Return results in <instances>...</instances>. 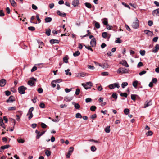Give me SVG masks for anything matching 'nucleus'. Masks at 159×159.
Wrapping results in <instances>:
<instances>
[{
  "mask_svg": "<svg viewBox=\"0 0 159 159\" xmlns=\"http://www.w3.org/2000/svg\"><path fill=\"white\" fill-rule=\"evenodd\" d=\"M80 92V90L79 89H77L76 90L75 94L76 95H78L79 94Z\"/></svg>",
  "mask_w": 159,
  "mask_h": 159,
  "instance_id": "864d4df0",
  "label": "nucleus"
},
{
  "mask_svg": "<svg viewBox=\"0 0 159 159\" xmlns=\"http://www.w3.org/2000/svg\"><path fill=\"white\" fill-rule=\"evenodd\" d=\"M34 108L33 107H31L29 110L27 116H28V119L30 120L33 117V114L32 112L33 111Z\"/></svg>",
  "mask_w": 159,
  "mask_h": 159,
  "instance_id": "423d86ee",
  "label": "nucleus"
},
{
  "mask_svg": "<svg viewBox=\"0 0 159 159\" xmlns=\"http://www.w3.org/2000/svg\"><path fill=\"white\" fill-rule=\"evenodd\" d=\"M148 24L149 26H151L152 25L153 23L152 21L149 20L148 21Z\"/></svg>",
  "mask_w": 159,
  "mask_h": 159,
  "instance_id": "bf43d9fd",
  "label": "nucleus"
},
{
  "mask_svg": "<svg viewBox=\"0 0 159 159\" xmlns=\"http://www.w3.org/2000/svg\"><path fill=\"white\" fill-rule=\"evenodd\" d=\"M84 5L86 7L89 8H90L92 7L91 5L89 3L85 2L84 3Z\"/></svg>",
  "mask_w": 159,
  "mask_h": 159,
  "instance_id": "a878e982",
  "label": "nucleus"
},
{
  "mask_svg": "<svg viewBox=\"0 0 159 159\" xmlns=\"http://www.w3.org/2000/svg\"><path fill=\"white\" fill-rule=\"evenodd\" d=\"M51 30L50 29L46 30V34L47 36H49L50 34Z\"/></svg>",
  "mask_w": 159,
  "mask_h": 159,
  "instance_id": "7c9ffc66",
  "label": "nucleus"
},
{
  "mask_svg": "<svg viewBox=\"0 0 159 159\" xmlns=\"http://www.w3.org/2000/svg\"><path fill=\"white\" fill-rule=\"evenodd\" d=\"M152 14L154 16L155 15L159 16V8L153 10L152 12Z\"/></svg>",
  "mask_w": 159,
  "mask_h": 159,
  "instance_id": "a211bd4d",
  "label": "nucleus"
},
{
  "mask_svg": "<svg viewBox=\"0 0 159 159\" xmlns=\"http://www.w3.org/2000/svg\"><path fill=\"white\" fill-rule=\"evenodd\" d=\"M68 59L67 57H65L63 58V60L65 63H67L68 62Z\"/></svg>",
  "mask_w": 159,
  "mask_h": 159,
  "instance_id": "5fc2aeb1",
  "label": "nucleus"
},
{
  "mask_svg": "<svg viewBox=\"0 0 159 159\" xmlns=\"http://www.w3.org/2000/svg\"><path fill=\"white\" fill-rule=\"evenodd\" d=\"M28 29L31 31H34L35 30V28L34 27L30 26L28 27Z\"/></svg>",
  "mask_w": 159,
  "mask_h": 159,
  "instance_id": "4d7b16f0",
  "label": "nucleus"
},
{
  "mask_svg": "<svg viewBox=\"0 0 159 159\" xmlns=\"http://www.w3.org/2000/svg\"><path fill=\"white\" fill-rule=\"evenodd\" d=\"M73 152L72 151L69 150L67 154H66V157L67 158H69Z\"/></svg>",
  "mask_w": 159,
  "mask_h": 159,
  "instance_id": "b1692460",
  "label": "nucleus"
},
{
  "mask_svg": "<svg viewBox=\"0 0 159 159\" xmlns=\"http://www.w3.org/2000/svg\"><path fill=\"white\" fill-rule=\"evenodd\" d=\"M39 107L41 108H44L45 107V105L44 103H41L39 104Z\"/></svg>",
  "mask_w": 159,
  "mask_h": 159,
  "instance_id": "13d9d810",
  "label": "nucleus"
},
{
  "mask_svg": "<svg viewBox=\"0 0 159 159\" xmlns=\"http://www.w3.org/2000/svg\"><path fill=\"white\" fill-rule=\"evenodd\" d=\"M105 131L107 133H109L110 131V126H107L105 129Z\"/></svg>",
  "mask_w": 159,
  "mask_h": 159,
  "instance_id": "393cba45",
  "label": "nucleus"
},
{
  "mask_svg": "<svg viewBox=\"0 0 159 159\" xmlns=\"http://www.w3.org/2000/svg\"><path fill=\"white\" fill-rule=\"evenodd\" d=\"M41 127L43 128H45L47 127V125L43 123H42L41 124Z\"/></svg>",
  "mask_w": 159,
  "mask_h": 159,
  "instance_id": "052dcab7",
  "label": "nucleus"
},
{
  "mask_svg": "<svg viewBox=\"0 0 159 159\" xmlns=\"http://www.w3.org/2000/svg\"><path fill=\"white\" fill-rule=\"evenodd\" d=\"M96 39L94 38H93L91 40L90 44L92 47H95L96 44Z\"/></svg>",
  "mask_w": 159,
  "mask_h": 159,
  "instance_id": "6e6552de",
  "label": "nucleus"
},
{
  "mask_svg": "<svg viewBox=\"0 0 159 159\" xmlns=\"http://www.w3.org/2000/svg\"><path fill=\"white\" fill-rule=\"evenodd\" d=\"M57 13L60 16L64 17L66 16V14L64 13H61L59 11L57 10Z\"/></svg>",
  "mask_w": 159,
  "mask_h": 159,
  "instance_id": "ddd939ff",
  "label": "nucleus"
},
{
  "mask_svg": "<svg viewBox=\"0 0 159 159\" xmlns=\"http://www.w3.org/2000/svg\"><path fill=\"white\" fill-rule=\"evenodd\" d=\"M129 70L128 69H126L122 67H120L117 70V72L118 74H126L129 72Z\"/></svg>",
  "mask_w": 159,
  "mask_h": 159,
  "instance_id": "f257e3e1",
  "label": "nucleus"
},
{
  "mask_svg": "<svg viewBox=\"0 0 159 159\" xmlns=\"http://www.w3.org/2000/svg\"><path fill=\"white\" fill-rule=\"evenodd\" d=\"M128 85V84L127 82H123L121 84V87L123 88H124Z\"/></svg>",
  "mask_w": 159,
  "mask_h": 159,
  "instance_id": "f704fd0d",
  "label": "nucleus"
},
{
  "mask_svg": "<svg viewBox=\"0 0 159 159\" xmlns=\"http://www.w3.org/2000/svg\"><path fill=\"white\" fill-rule=\"evenodd\" d=\"M115 43H120L122 41L119 38H118L115 41Z\"/></svg>",
  "mask_w": 159,
  "mask_h": 159,
  "instance_id": "4c0bfd02",
  "label": "nucleus"
},
{
  "mask_svg": "<svg viewBox=\"0 0 159 159\" xmlns=\"http://www.w3.org/2000/svg\"><path fill=\"white\" fill-rule=\"evenodd\" d=\"M86 75V73H81L79 74L78 75V76L80 78L81 77H84Z\"/></svg>",
  "mask_w": 159,
  "mask_h": 159,
  "instance_id": "5701e85b",
  "label": "nucleus"
},
{
  "mask_svg": "<svg viewBox=\"0 0 159 159\" xmlns=\"http://www.w3.org/2000/svg\"><path fill=\"white\" fill-rule=\"evenodd\" d=\"M140 53L141 55L142 56H143L145 55V51L144 50H140Z\"/></svg>",
  "mask_w": 159,
  "mask_h": 159,
  "instance_id": "09e8293b",
  "label": "nucleus"
},
{
  "mask_svg": "<svg viewBox=\"0 0 159 159\" xmlns=\"http://www.w3.org/2000/svg\"><path fill=\"white\" fill-rule=\"evenodd\" d=\"M145 34L149 36H152L153 35V33L149 30H145L144 31Z\"/></svg>",
  "mask_w": 159,
  "mask_h": 159,
  "instance_id": "9d476101",
  "label": "nucleus"
},
{
  "mask_svg": "<svg viewBox=\"0 0 159 159\" xmlns=\"http://www.w3.org/2000/svg\"><path fill=\"white\" fill-rule=\"evenodd\" d=\"M82 85L86 89H90L92 85V83L91 82H87L85 84H82Z\"/></svg>",
  "mask_w": 159,
  "mask_h": 159,
  "instance_id": "39448f33",
  "label": "nucleus"
},
{
  "mask_svg": "<svg viewBox=\"0 0 159 159\" xmlns=\"http://www.w3.org/2000/svg\"><path fill=\"white\" fill-rule=\"evenodd\" d=\"M45 153L47 156L48 157L50 155L51 152L50 151L48 150H46L45 151Z\"/></svg>",
  "mask_w": 159,
  "mask_h": 159,
  "instance_id": "c9c22d12",
  "label": "nucleus"
},
{
  "mask_svg": "<svg viewBox=\"0 0 159 159\" xmlns=\"http://www.w3.org/2000/svg\"><path fill=\"white\" fill-rule=\"evenodd\" d=\"M52 20V19L51 17H47L45 19V22L46 23H48L50 22Z\"/></svg>",
  "mask_w": 159,
  "mask_h": 159,
  "instance_id": "412c9836",
  "label": "nucleus"
},
{
  "mask_svg": "<svg viewBox=\"0 0 159 159\" xmlns=\"http://www.w3.org/2000/svg\"><path fill=\"white\" fill-rule=\"evenodd\" d=\"M10 147V145L9 144H7L4 146H2L1 147V149H0V152H2V150H4Z\"/></svg>",
  "mask_w": 159,
  "mask_h": 159,
  "instance_id": "9b49d317",
  "label": "nucleus"
},
{
  "mask_svg": "<svg viewBox=\"0 0 159 159\" xmlns=\"http://www.w3.org/2000/svg\"><path fill=\"white\" fill-rule=\"evenodd\" d=\"M70 71V69H68L67 70H65V74L66 75H69V76H70L71 75V73L70 72H69Z\"/></svg>",
  "mask_w": 159,
  "mask_h": 159,
  "instance_id": "c756f323",
  "label": "nucleus"
},
{
  "mask_svg": "<svg viewBox=\"0 0 159 159\" xmlns=\"http://www.w3.org/2000/svg\"><path fill=\"white\" fill-rule=\"evenodd\" d=\"M15 100L14 97L12 96H11L9 97V98L6 100V102H7L8 103L10 102H12L15 101Z\"/></svg>",
  "mask_w": 159,
  "mask_h": 159,
  "instance_id": "f8f14e48",
  "label": "nucleus"
},
{
  "mask_svg": "<svg viewBox=\"0 0 159 159\" xmlns=\"http://www.w3.org/2000/svg\"><path fill=\"white\" fill-rule=\"evenodd\" d=\"M92 152H94L96 150V147L94 146H92L90 148Z\"/></svg>",
  "mask_w": 159,
  "mask_h": 159,
  "instance_id": "a18cd8bd",
  "label": "nucleus"
},
{
  "mask_svg": "<svg viewBox=\"0 0 159 159\" xmlns=\"http://www.w3.org/2000/svg\"><path fill=\"white\" fill-rule=\"evenodd\" d=\"M38 91L39 93H43V89L41 88H39L38 89Z\"/></svg>",
  "mask_w": 159,
  "mask_h": 159,
  "instance_id": "0e129e2a",
  "label": "nucleus"
},
{
  "mask_svg": "<svg viewBox=\"0 0 159 159\" xmlns=\"http://www.w3.org/2000/svg\"><path fill=\"white\" fill-rule=\"evenodd\" d=\"M32 8L33 9L35 10H37L38 9V7L37 6L34 4H33L32 5Z\"/></svg>",
  "mask_w": 159,
  "mask_h": 159,
  "instance_id": "774afa93",
  "label": "nucleus"
},
{
  "mask_svg": "<svg viewBox=\"0 0 159 159\" xmlns=\"http://www.w3.org/2000/svg\"><path fill=\"white\" fill-rule=\"evenodd\" d=\"M137 95L135 94H132L131 96V98L132 100L134 101H135V100L136 96Z\"/></svg>",
  "mask_w": 159,
  "mask_h": 159,
  "instance_id": "de8ad7c7",
  "label": "nucleus"
},
{
  "mask_svg": "<svg viewBox=\"0 0 159 159\" xmlns=\"http://www.w3.org/2000/svg\"><path fill=\"white\" fill-rule=\"evenodd\" d=\"M74 107L75 109H78L80 107V106L78 103H75Z\"/></svg>",
  "mask_w": 159,
  "mask_h": 159,
  "instance_id": "79ce46f5",
  "label": "nucleus"
},
{
  "mask_svg": "<svg viewBox=\"0 0 159 159\" xmlns=\"http://www.w3.org/2000/svg\"><path fill=\"white\" fill-rule=\"evenodd\" d=\"M10 120L11 122L13 123V125L14 127L16 123L15 120L11 118L10 119Z\"/></svg>",
  "mask_w": 159,
  "mask_h": 159,
  "instance_id": "3c124183",
  "label": "nucleus"
},
{
  "mask_svg": "<svg viewBox=\"0 0 159 159\" xmlns=\"http://www.w3.org/2000/svg\"><path fill=\"white\" fill-rule=\"evenodd\" d=\"M75 117L76 118H82V116L81 115L80 113H78L77 114H76L75 115Z\"/></svg>",
  "mask_w": 159,
  "mask_h": 159,
  "instance_id": "a19ab883",
  "label": "nucleus"
},
{
  "mask_svg": "<svg viewBox=\"0 0 159 159\" xmlns=\"http://www.w3.org/2000/svg\"><path fill=\"white\" fill-rule=\"evenodd\" d=\"M79 1L78 0H74L72 2V4L74 7H76L79 4Z\"/></svg>",
  "mask_w": 159,
  "mask_h": 159,
  "instance_id": "2eb2a0df",
  "label": "nucleus"
},
{
  "mask_svg": "<svg viewBox=\"0 0 159 159\" xmlns=\"http://www.w3.org/2000/svg\"><path fill=\"white\" fill-rule=\"evenodd\" d=\"M102 36L103 38H106L107 35V33L106 32H103L102 33Z\"/></svg>",
  "mask_w": 159,
  "mask_h": 159,
  "instance_id": "e433bc0d",
  "label": "nucleus"
},
{
  "mask_svg": "<svg viewBox=\"0 0 159 159\" xmlns=\"http://www.w3.org/2000/svg\"><path fill=\"white\" fill-rule=\"evenodd\" d=\"M139 22L137 17L134 18V21L132 23L131 26L134 29H137L139 28Z\"/></svg>",
  "mask_w": 159,
  "mask_h": 159,
  "instance_id": "f03ea898",
  "label": "nucleus"
},
{
  "mask_svg": "<svg viewBox=\"0 0 159 159\" xmlns=\"http://www.w3.org/2000/svg\"><path fill=\"white\" fill-rule=\"evenodd\" d=\"M5 93L6 95L9 96L11 94V92L9 91H5Z\"/></svg>",
  "mask_w": 159,
  "mask_h": 159,
  "instance_id": "69168bd1",
  "label": "nucleus"
},
{
  "mask_svg": "<svg viewBox=\"0 0 159 159\" xmlns=\"http://www.w3.org/2000/svg\"><path fill=\"white\" fill-rule=\"evenodd\" d=\"M109 74V73L107 72H103L101 73V75L103 76H108Z\"/></svg>",
  "mask_w": 159,
  "mask_h": 159,
  "instance_id": "2f4dec72",
  "label": "nucleus"
},
{
  "mask_svg": "<svg viewBox=\"0 0 159 159\" xmlns=\"http://www.w3.org/2000/svg\"><path fill=\"white\" fill-rule=\"evenodd\" d=\"M27 89L26 87L24 86H21L18 88V92L21 94H25V91Z\"/></svg>",
  "mask_w": 159,
  "mask_h": 159,
  "instance_id": "20e7f679",
  "label": "nucleus"
},
{
  "mask_svg": "<svg viewBox=\"0 0 159 159\" xmlns=\"http://www.w3.org/2000/svg\"><path fill=\"white\" fill-rule=\"evenodd\" d=\"M36 80V79L34 77L31 78L30 80L28 81L27 84L30 86H35Z\"/></svg>",
  "mask_w": 159,
  "mask_h": 159,
  "instance_id": "7ed1b4c3",
  "label": "nucleus"
},
{
  "mask_svg": "<svg viewBox=\"0 0 159 159\" xmlns=\"http://www.w3.org/2000/svg\"><path fill=\"white\" fill-rule=\"evenodd\" d=\"M103 23L105 25H108V21L107 18H105L103 19Z\"/></svg>",
  "mask_w": 159,
  "mask_h": 159,
  "instance_id": "bb28decb",
  "label": "nucleus"
},
{
  "mask_svg": "<svg viewBox=\"0 0 159 159\" xmlns=\"http://www.w3.org/2000/svg\"><path fill=\"white\" fill-rule=\"evenodd\" d=\"M6 83V80L4 79H2L0 80V86L3 87Z\"/></svg>",
  "mask_w": 159,
  "mask_h": 159,
  "instance_id": "1a4fd4ad",
  "label": "nucleus"
},
{
  "mask_svg": "<svg viewBox=\"0 0 159 159\" xmlns=\"http://www.w3.org/2000/svg\"><path fill=\"white\" fill-rule=\"evenodd\" d=\"M80 53L79 51H76L73 53V56L74 57H76L80 55Z\"/></svg>",
  "mask_w": 159,
  "mask_h": 159,
  "instance_id": "72a5a7b5",
  "label": "nucleus"
},
{
  "mask_svg": "<svg viewBox=\"0 0 159 159\" xmlns=\"http://www.w3.org/2000/svg\"><path fill=\"white\" fill-rule=\"evenodd\" d=\"M16 109V107L15 106L10 107L8 108L9 111L15 110Z\"/></svg>",
  "mask_w": 159,
  "mask_h": 159,
  "instance_id": "49530a36",
  "label": "nucleus"
},
{
  "mask_svg": "<svg viewBox=\"0 0 159 159\" xmlns=\"http://www.w3.org/2000/svg\"><path fill=\"white\" fill-rule=\"evenodd\" d=\"M120 95L121 96H122V97H127V94L126 93H121L120 94Z\"/></svg>",
  "mask_w": 159,
  "mask_h": 159,
  "instance_id": "603ef678",
  "label": "nucleus"
},
{
  "mask_svg": "<svg viewBox=\"0 0 159 159\" xmlns=\"http://www.w3.org/2000/svg\"><path fill=\"white\" fill-rule=\"evenodd\" d=\"M112 96L113 98L116 99L117 98V94L116 93H114L112 94Z\"/></svg>",
  "mask_w": 159,
  "mask_h": 159,
  "instance_id": "8fccbe9b",
  "label": "nucleus"
},
{
  "mask_svg": "<svg viewBox=\"0 0 159 159\" xmlns=\"http://www.w3.org/2000/svg\"><path fill=\"white\" fill-rule=\"evenodd\" d=\"M0 125L4 129L5 128V125L3 122V120L2 118H0Z\"/></svg>",
  "mask_w": 159,
  "mask_h": 159,
  "instance_id": "6ab92c4d",
  "label": "nucleus"
},
{
  "mask_svg": "<svg viewBox=\"0 0 159 159\" xmlns=\"http://www.w3.org/2000/svg\"><path fill=\"white\" fill-rule=\"evenodd\" d=\"M153 134V132L151 131H148L146 134L147 136H151Z\"/></svg>",
  "mask_w": 159,
  "mask_h": 159,
  "instance_id": "ea45409f",
  "label": "nucleus"
},
{
  "mask_svg": "<svg viewBox=\"0 0 159 159\" xmlns=\"http://www.w3.org/2000/svg\"><path fill=\"white\" fill-rule=\"evenodd\" d=\"M124 112L125 115H128L129 112V110L128 108H125L124 111Z\"/></svg>",
  "mask_w": 159,
  "mask_h": 159,
  "instance_id": "58836bf2",
  "label": "nucleus"
},
{
  "mask_svg": "<svg viewBox=\"0 0 159 159\" xmlns=\"http://www.w3.org/2000/svg\"><path fill=\"white\" fill-rule=\"evenodd\" d=\"M88 67L89 69L92 70H93L95 68L94 67V66L90 65H88Z\"/></svg>",
  "mask_w": 159,
  "mask_h": 159,
  "instance_id": "338daca9",
  "label": "nucleus"
},
{
  "mask_svg": "<svg viewBox=\"0 0 159 159\" xmlns=\"http://www.w3.org/2000/svg\"><path fill=\"white\" fill-rule=\"evenodd\" d=\"M152 105V103L151 102V101H150L148 102L147 103H145L144 104V107L145 108L148 106L151 105Z\"/></svg>",
  "mask_w": 159,
  "mask_h": 159,
  "instance_id": "c85d7f7f",
  "label": "nucleus"
},
{
  "mask_svg": "<svg viewBox=\"0 0 159 159\" xmlns=\"http://www.w3.org/2000/svg\"><path fill=\"white\" fill-rule=\"evenodd\" d=\"M159 49V46L158 44H156L154 48L152 49V52L154 53L157 52Z\"/></svg>",
  "mask_w": 159,
  "mask_h": 159,
  "instance_id": "dca6fc26",
  "label": "nucleus"
},
{
  "mask_svg": "<svg viewBox=\"0 0 159 159\" xmlns=\"http://www.w3.org/2000/svg\"><path fill=\"white\" fill-rule=\"evenodd\" d=\"M11 5L14 7L16 6V4L14 0H9Z\"/></svg>",
  "mask_w": 159,
  "mask_h": 159,
  "instance_id": "aec40b11",
  "label": "nucleus"
},
{
  "mask_svg": "<svg viewBox=\"0 0 159 159\" xmlns=\"http://www.w3.org/2000/svg\"><path fill=\"white\" fill-rule=\"evenodd\" d=\"M119 84L117 83H116L114 84H111L109 85V87L111 89H113L115 88L119 89L120 88Z\"/></svg>",
  "mask_w": 159,
  "mask_h": 159,
  "instance_id": "0eeeda50",
  "label": "nucleus"
},
{
  "mask_svg": "<svg viewBox=\"0 0 159 159\" xmlns=\"http://www.w3.org/2000/svg\"><path fill=\"white\" fill-rule=\"evenodd\" d=\"M50 42L51 44L58 43L59 41L58 40L52 39L50 40Z\"/></svg>",
  "mask_w": 159,
  "mask_h": 159,
  "instance_id": "f3484780",
  "label": "nucleus"
},
{
  "mask_svg": "<svg viewBox=\"0 0 159 159\" xmlns=\"http://www.w3.org/2000/svg\"><path fill=\"white\" fill-rule=\"evenodd\" d=\"M138 81H135L133 82V85L135 88H136L137 86Z\"/></svg>",
  "mask_w": 159,
  "mask_h": 159,
  "instance_id": "cd10ccee",
  "label": "nucleus"
},
{
  "mask_svg": "<svg viewBox=\"0 0 159 159\" xmlns=\"http://www.w3.org/2000/svg\"><path fill=\"white\" fill-rule=\"evenodd\" d=\"M95 26L97 29H99L100 28V25L98 22H96L95 24Z\"/></svg>",
  "mask_w": 159,
  "mask_h": 159,
  "instance_id": "c03bdc74",
  "label": "nucleus"
},
{
  "mask_svg": "<svg viewBox=\"0 0 159 159\" xmlns=\"http://www.w3.org/2000/svg\"><path fill=\"white\" fill-rule=\"evenodd\" d=\"M92 99L90 98H88L85 99V102L86 103H88L91 102Z\"/></svg>",
  "mask_w": 159,
  "mask_h": 159,
  "instance_id": "e2e57ef3",
  "label": "nucleus"
},
{
  "mask_svg": "<svg viewBox=\"0 0 159 159\" xmlns=\"http://www.w3.org/2000/svg\"><path fill=\"white\" fill-rule=\"evenodd\" d=\"M120 64H121L124 66L126 67H128L129 66L126 61L125 60H122L120 63Z\"/></svg>",
  "mask_w": 159,
  "mask_h": 159,
  "instance_id": "4468645a",
  "label": "nucleus"
},
{
  "mask_svg": "<svg viewBox=\"0 0 159 159\" xmlns=\"http://www.w3.org/2000/svg\"><path fill=\"white\" fill-rule=\"evenodd\" d=\"M103 68H107L109 67V65L106 62L103 63Z\"/></svg>",
  "mask_w": 159,
  "mask_h": 159,
  "instance_id": "4be33fe9",
  "label": "nucleus"
},
{
  "mask_svg": "<svg viewBox=\"0 0 159 159\" xmlns=\"http://www.w3.org/2000/svg\"><path fill=\"white\" fill-rule=\"evenodd\" d=\"M96 107L95 106H92L90 107V110L92 111H95V110H96Z\"/></svg>",
  "mask_w": 159,
  "mask_h": 159,
  "instance_id": "37998d69",
  "label": "nucleus"
},
{
  "mask_svg": "<svg viewBox=\"0 0 159 159\" xmlns=\"http://www.w3.org/2000/svg\"><path fill=\"white\" fill-rule=\"evenodd\" d=\"M5 14L3 12V11L2 10H0V16L3 17L4 16Z\"/></svg>",
  "mask_w": 159,
  "mask_h": 159,
  "instance_id": "6e6d98bb",
  "label": "nucleus"
},
{
  "mask_svg": "<svg viewBox=\"0 0 159 159\" xmlns=\"http://www.w3.org/2000/svg\"><path fill=\"white\" fill-rule=\"evenodd\" d=\"M84 46H85V48L86 49H88L89 50H91L92 52L93 51V50L92 49V48H91L90 46H86L85 45H84Z\"/></svg>",
  "mask_w": 159,
  "mask_h": 159,
  "instance_id": "680f3d73",
  "label": "nucleus"
},
{
  "mask_svg": "<svg viewBox=\"0 0 159 159\" xmlns=\"http://www.w3.org/2000/svg\"><path fill=\"white\" fill-rule=\"evenodd\" d=\"M17 141L19 143H23L25 141L21 138H19L17 139Z\"/></svg>",
  "mask_w": 159,
  "mask_h": 159,
  "instance_id": "473e14b6",
  "label": "nucleus"
}]
</instances>
